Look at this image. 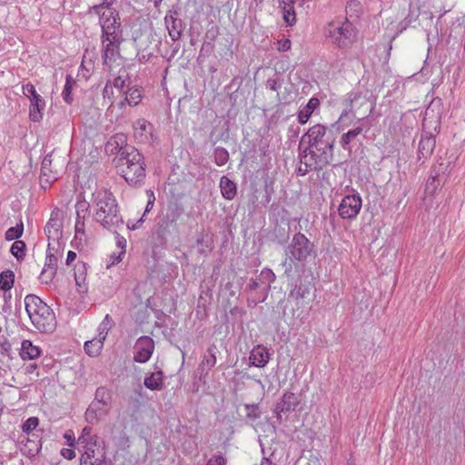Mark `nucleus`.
<instances>
[{
    "label": "nucleus",
    "instance_id": "32",
    "mask_svg": "<svg viewBox=\"0 0 465 465\" xmlns=\"http://www.w3.org/2000/svg\"><path fill=\"white\" fill-rule=\"evenodd\" d=\"M15 283V273L11 270L4 271L0 273V289L3 291H11Z\"/></svg>",
    "mask_w": 465,
    "mask_h": 465
},
{
    "label": "nucleus",
    "instance_id": "38",
    "mask_svg": "<svg viewBox=\"0 0 465 465\" xmlns=\"http://www.w3.org/2000/svg\"><path fill=\"white\" fill-rule=\"evenodd\" d=\"M25 243L23 241H15L11 246V253L19 261L24 259L25 252Z\"/></svg>",
    "mask_w": 465,
    "mask_h": 465
},
{
    "label": "nucleus",
    "instance_id": "51",
    "mask_svg": "<svg viewBox=\"0 0 465 465\" xmlns=\"http://www.w3.org/2000/svg\"><path fill=\"white\" fill-rule=\"evenodd\" d=\"M113 142L116 144V147L122 149V145L125 143V137L124 135H116L109 142V144H113Z\"/></svg>",
    "mask_w": 465,
    "mask_h": 465
},
{
    "label": "nucleus",
    "instance_id": "34",
    "mask_svg": "<svg viewBox=\"0 0 465 465\" xmlns=\"http://www.w3.org/2000/svg\"><path fill=\"white\" fill-rule=\"evenodd\" d=\"M282 11V17L287 25H292L296 23V14L292 5H279Z\"/></svg>",
    "mask_w": 465,
    "mask_h": 465
},
{
    "label": "nucleus",
    "instance_id": "59",
    "mask_svg": "<svg viewBox=\"0 0 465 465\" xmlns=\"http://www.w3.org/2000/svg\"><path fill=\"white\" fill-rule=\"evenodd\" d=\"M440 104H441V100L440 99H434L430 103V106L427 108L426 114H429V111L430 110L431 107H433V106H440Z\"/></svg>",
    "mask_w": 465,
    "mask_h": 465
},
{
    "label": "nucleus",
    "instance_id": "3",
    "mask_svg": "<svg viewBox=\"0 0 465 465\" xmlns=\"http://www.w3.org/2000/svg\"><path fill=\"white\" fill-rule=\"evenodd\" d=\"M27 315L34 327L40 332H52L56 326L53 310L38 296L28 294L25 298Z\"/></svg>",
    "mask_w": 465,
    "mask_h": 465
},
{
    "label": "nucleus",
    "instance_id": "45",
    "mask_svg": "<svg viewBox=\"0 0 465 465\" xmlns=\"http://www.w3.org/2000/svg\"><path fill=\"white\" fill-rule=\"evenodd\" d=\"M38 423L39 420L36 417L28 418L23 424V431L25 433H30L38 426Z\"/></svg>",
    "mask_w": 465,
    "mask_h": 465
},
{
    "label": "nucleus",
    "instance_id": "15",
    "mask_svg": "<svg viewBox=\"0 0 465 465\" xmlns=\"http://www.w3.org/2000/svg\"><path fill=\"white\" fill-rule=\"evenodd\" d=\"M102 40L123 41L121 24L116 16L104 19L102 25Z\"/></svg>",
    "mask_w": 465,
    "mask_h": 465
},
{
    "label": "nucleus",
    "instance_id": "9",
    "mask_svg": "<svg viewBox=\"0 0 465 465\" xmlns=\"http://www.w3.org/2000/svg\"><path fill=\"white\" fill-rule=\"evenodd\" d=\"M23 94L30 100V118L34 122H37L42 118L43 111L45 108V102L40 94H37L35 86L31 83L24 84L22 87Z\"/></svg>",
    "mask_w": 465,
    "mask_h": 465
},
{
    "label": "nucleus",
    "instance_id": "25",
    "mask_svg": "<svg viewBox=\"0 0 465 465\" xmlns=\"http://www.w3.org/2000/svg\"><path fill=\"white\" fill-rule=\"evenodd\" d=\"M54 245L55 244H53L52 242L48 243L46 258L44 267L56 272L58 259L62 255L59 252V245H57L56 247Z\"/></svg>",
    "mask_w": 465,
    "mask_h": 465
},
{
    "label": "nucleus",
    "instance_id": "39",
    "mask_svg": "<svg viewBox=\"0 0 465 465\" xmlns=\"http://www.w3.org/2000/svg\"><path fill=\"white\" fill-rule=\"evenodd\" d=\"M86 268L84 262H78L75 266L74 279L78 286H81L85 282Z\"/></svg>",
    "mask_w": 465,
    "mask_h": 465
},
{
    "label": "nucleus",
    "instance_id": "61",
    "mask_svg": "<svg viewBox=\"0 0 465 465\" xmlns=\"http://www.w3.org/2000/svg\"><path fill=\"white\" fill-rule=\"evenodd\" d=\"M3 299H4L5 303H8L11 301V299H12L11 291H4Z\"/></svg>",
    "mask_w": 465,
    "mask_h": 465
},
{
    "label": "nucleus",
    "instance_id": "40",
    "mask_svg": "<svg viewBox=\"0 0 465 465\" xmlns=\"http://www.w3.org/2000/svg\"><path fill=\"white\" fill-rule=\"evenodd\" d=\"M23 233V225H17L15 227H11L5 232V239L7 241H18L17 239Z\"/></svg>",
    "mask_w": 465,
    "mask_h": 465
},
{
    "label": "nucleus",
    "instance_id": "50",
    "mask_svg": "<svg viewBox=\"0 0 465 465\" xmlns=\"http://www.w3.org/2000/svg\"><path fill=\"white\" fill-rule=\"evenodd\" d=\"M113 94V85L110 81H108L103 90V97L104 99H111V95Z\"/></svg>",
    "mask_w": 465,
    "mask_h": 465
},
{
    "label": "nucleus",
    "instance_id": "21",
    "mask_svg": "<svg viewBox=\"0 0 465 465\" xmlns=\"http://www.w3.org/2000/svg\"><path fill=\"white\" fill-rule=\"evenodd\" d=\"M271 354L268 349L262 345L255 346L250 352V365L263 368L269 362Z\"/></svg>",
    "mask_w": 465,
    "mask_h": 465
},
{
    "label": "nucleus",
    "instance_id": "44",
    "mask_svg": "<svg viewBox=\"0 0 465 465\" xmlns=\"http://www.w3.org/2000/svg\"><path fill=\"white\" fill-rule=\"evenodd\" d=\"M92 433V428L91 427H84L82 430V434L78 438V443L79 444H84L89 445L93 442V436Z\"/></svg>",
    "mask_w": 465,
    "mask_h": 465
},
{
    "label": "nucleus",
    "instance_id": "30",
    "mask_svg": "<svg viewBox=\"0 0 465 465\" xmlns=\"http://www.w3.org/2000/svg\"><path fill=\"white\" fill-rule=\"evenodd\" d=\"M144 386L151 391L160 390L163 386V372H153L149 377L144 379Z\"/></svg>",
    "mask_w": 465,
    "mask_h": 465
},
{
    "label": "nucleus",
    "instance_id": "33",
    "mask_svg": "<svg viewBox=\"0 0 465 465\" xmlns=\"http://www.w3.org/2000/svg\"><path fill=\"white\" fill-rule=\"evenodd\" d=\"M74 84V79L70 74H67L65 77V84L62 92V97L64 101L68 104H70L73 102L72 89Z\"/></svg>",
    "mask_w": 465,
    "mask_h": 465
},
{
    "label": "nucleus",
    "instance_id": "24",
    "mask_svg": "<svg viewBox=\"0 0 465 465\" xmlns=\"http://www.w3.org/2000/svg\"><path fill=\"white\" fill-rule=\"evenodd\" d=\"M20 357L24 361H30L38 358L41 354V350L38 346L33 344L29 340H24L21 343Z\"/></svg>",
    "mask_w": 465,
    "mask_h": 465
},
{
    "label": "nucleus",
    "instance_id": "60",
    "mask_svg": "<svg viewBox=\"0 0 465 465\" xmlns=\"http://www.w3.org/2000/svg\"><path fill=\"white\" fill-rule=\"evenodd\" d=\"M151 197H152V199L150 198V199L148 200L147 204H146V208H145V212H144V213H147V212H149V211L153 208V203H154V196H153V193L151 194Z\"/></svg>",
    "mask_w": 465,
    "mask_h": 465
},
{
    "label": "nucleus",
    "instance_id": "29",
    "mask_svg": "<svg viewBox=\"0 0 465 465\" xmlns=\"http://www.w3.org/2000/svg\"><path fill=\"white\" fill-rule=\"evenodd\" d=\"M105 340H102L100 337L94 338L84 342V351L91 357L98 356L104 347Z\"/></svg>",
    "mask_w": 465,
    "mask_h": 465
},
{
    "label": "nucleus",
    "instance_id": "63",
    "mask_svg": "<svg viewBox=\"0 0 465 465\" xmlns=\"http://www.w3.org/2000/svg\"><path fill=\"white\" fill-rule=\"evenodd\" d=\"M126 104H128L124 98V100H121L120 102H118L116 105L120 110H123Z\"/></svg>",
    "mask_w": 465,
    "mask_h": 465
},
{
    "label": "nucleus",
    "instance_id": "14",
    "mask_svg": "<svg viewBox=\"0 0 465 465\" xmlns=\"http://www.w3.org/2000/svg\"><path fill=\"white\" fill-rule=\"evenodd\" d=\"M154 342L153 340L148 336L140 337L134 345V360L139 363L148 361L153 352Z\"/></svg>",
    "mask_w": 465,
    "mask_h": 465
},
{
    "label": "nucleus",
    "instance_id": "28",
    "mask_svg": "<svg viewBox=\"0 0 465 465\" xmlns=\"http://www.w3.org/2000/svg\"><path fill=\"white\" fill-rule=\"evenodd\" d=\"M218 352L217 346L215 344H211L206 353L203 356L200 367L203 369L210 370L216 364V354Z\"/></svg>",
    "mask_w": 465,
    "mask_h": 465
},
{
    "label": "nucleus",
    "instance_id": "4",
    "mask_svg": "<svg viewBox=\"0 0 465 465\" xmlns=\"http://www.w3.org/2000/svg\"><path fill=\"white\" fill-rule=\"evenodd\" d=\"M313 254L314 246L311 241L303 233L296 232L284 250L285 257L282 266L285 274H290L292 272L296 262L304 263Z\"/></svg>",
    "mask_w": 465,
    "mask_h": 465
},
{
    "label": "nucleus",
    "instance_id": "18",
    "mask_svg": "<svg viewBox=\"0 0 465 465\" xmlns=\"http://www.w3.org/2000/svg\"><path fill=\"white\" fill-rule=\"evenodd\" d=\"M177 11L170 10L164 17L166 29L173 41L179 40L182 35V21L177 18Z\"/></svg>",
    "mask_w": 465,
    "mask_h": 465
},
{
    "label": "nucleus",
    "instance_id": "16",
    "mask_svg": "<svg viewBox=\"0 0 465 465\" xmlns=\"http://www.w3.org/2000/svg\"><path fill=\"white\" fill-rule=\"evenodd\" d=\"M369 127H365L364 124L361 122L352 129L343 133L340 138V144L341 148L351 153L352 146L356 144L357 142H359L360 135L363 132L367 133Z\"/></svg>",
    "mask_w": 465,
    "mask_h": 465
},
{
    "label": "nucleus",
    "instance_id": "23",
    "mask_svg": "<svg viewBox=\"0 0 465 465\" xmlns=\"http://www.w3.org/2000/svg\"><path fill=\"white\" fill-rule=\"evenodd\" d=\"M51 155H46L43 159L41 165V183H50L58 178L59 172L53 170Z\"/></svg>",
    "mask_w": 465,
    "mask_h": 465
},
{
    "label": "nucleus",
    "instance_id": "6",
    "mask_svg": "<svg viewBox=\"0 0 465 465\" xmlns=\"http://www.w3.org/2000/svg\"><path fill=\"white\" fill-rule=\"evenodd\" d=\"M343 110L339 117L338 123H341L350 114L357 118V124L363 123L364 118L372 113L375 107V101L371 99L369 92H351L343 101Z\"/></svg>",
    "mask_w": 465,
    "mask_h": 465
},
{
    "label": "nucleus",
    "instance_id": "49",
    "mask_svg": "<svg viewBox=\"0 0 465 465\" xmlns=\"http://www.w3.org/2000/svg\"><path fill=\"white\" fill-rule=\"evenodd\" d=\"M218 35H219V27L218 26H213L210 29H208L206 32V37L212 41H214L216 39V37L218 36Z\"/></svg>",
    "mask_w": 465,
    "mask_h": 465
},
{
    "label": "nucleus",
    "instance_id": "56",
    "mask_svg": "<svg viewBox=\"0 0 465 465\" xmlns=\"http://www.w3.org/2000/svg\"><path fill=\"white\" fill-rule=\"evenodd\" d=\"M76 259V253L73 251H69L67 252V256H66V264H71V262H73L74 260Z\"/></svg>",
    "mask_w": 465,
    "mask_h": 465
},
{
    "label": "nucleus",
    "instance_id": "36",
    "mask_svg": "<svg viewBox=\"0 0 465 465\" xmlns=\"http://www.w3.org/2000/svg\"><path fill=\"white\" fill-rule=\"evenodd\" d=\"M112 325L113 320L108 314H106L98 327V337L102 340H105L108 331L111 329Z\"/></svg>",
    "mask_w": 465,
    "mask_h": 465
},
{
    "label": "nucleus",
    "instance_id": "54",
    "mask_svg": "<svg viewBox=\"0 0 465 465\" xmlns=\"http://www.w3.org/2000/svg\"><path fill=\"white\" fill-rule=\"evenodd\" d=\"M260 282H261L260 279L259 280L258 279H251L250 282L247 285V288L250 291H254L260 287Z\"/></svg>",
    "mask_w": 465,
    "mask_h": 465
},
{
    "label": "nucleus",
    "instance_id": "42",
    "mask_svg": "<svg viewBox=\"0 0 465 465\" xmlns=\"http://www.w3.org/2000/svg\"><path fill=\"white\" fill-rule=\"evenodd\" d=\"M246 417L250 420H255L260 418L259 406L257 404H246Z\"/></svg>",
    "mask_w": 465,
    "mask_h": 465
},
{
    "label": "nucleus",
    "instance_id": "10",
    "mask_svg": "<svg viewBox=\"0 0 465 465\" xmlns=\"http://www.w3.org/2000/svg\"><path fill=\"white\" fill-rule=\"evenodd\" d=\"M312 290H314V284L312 278L307 276L300 279L299 282L290 292L289 300L292 301L298 309L302 308L306 303Z\"/></svg>",
    "mask_w": 465,
    "mask_h": 465
},
{
    "label": "nucleus",
    "instance_id": "12",
    "mask_svg": "<svg viewBox=\"0 0 465 465\" xmlns=\"http://www.w3.org/2000/svg\"><path fill=\"white\" fill-rule=\"evenodd\" d=\"M362 205L360 194L346 195L338 207V213L342 219H354L359 214Z\"/></svg>",
    "mask_w": 465,
    "mask_h": 465
},
{
    "label": "nucleus",
    "instance_id": "48",
    "mask_svg": "<svg viewBox=\"0 0 465 465\" xmlns=\"http://www.w3.org/2000/svg\"><path fill=\"white\" fill-rule=\"evenodd\" d=\"M113 88L115 87L117 89H123L125 85V76L120 74L117 77L114 79V82L112 84Z\"/></svg>",
    "mask_w": 465,
    "mask_h": 465
},
{
    "label": "nucleus",
    "instance_id": "31",
    "mask_svg": "<svg viewBox=\"0 0 465 465\" xmlns=\"http://www.w3.org/2000/svg\"><path fill=\"white\" fill-rule=\"evenodd\" d=\"M142 90L137 86L128 88L125 92V100L130 106H136L142 100Z\"/></svg>",
    "mask_w": 465,
    "mask_h": 465
},
{
    "label": "nucleus",
    "instance_id": "8",
    "mask_svg": "<svg viewBox=\"0 0 465 465\" xmlns=\"http://www.w3.org/2000/svg\"><path fill=\"white\" fill-rule=\"evenodd\" d=\"M325 35L334 45L346 47L351 45L355 39V31L351 23L331 22L325 28Z\"/></svg>",
    "mask_w": 465,
    "mask_h": 465
},
{
    "label": "nucleus",
    "instance_id": "37",
    "mask_svg": "<svg viewBox=\"0 0 465 465\" xmlns=\"http://www.w3.org/2000/svg\"><path fill=\"white\" fill-rule=\"evenodd\" d=\"M275 278H276L275 274L271 269L264 268L261 271L260 281L262 283H266V286H265L266 291H269V289L271 287V283H272L275 281Z\"/></svg>",
    "mask_w": 465,
    "mask_h": 465
},
{
    "label": "nucleus",
    "instance_id": "57",
    "mask_svg": "<svg viewBox=\"0 0 465 465\" xmlns=\"http://www.w3.org/2000/svg\"><path fill=\"white\" fill-rule=\"evenodd\" d=\"M104 463V460L103 457L101 458H94L89 460L88 464L90 465H103Z\"/></svg>",
    "mask_w": 465,
    "mask_h": 465
},
{
    "label": "nucleus",
    "instance_id": "13",
    "mask_svg": "<svg viewBox=\"0 0 465 465\" xmlns=\"http://www.w3.org/2000/svg\"><path fill=\"white\" fill-rule=\"evenodd\" d=\"M301 403L300 396L287 391L284 392L281 400L276 403L273 412L279 422L282 421V413L294 411Z\"/></svg>",
    "mask_w": 465,
    "mask_h": 465
},
{
    "label": "nucleus",
    "instance_id": "17",
    "mask_svg": "<svg viewBox=\"0 0 465 465\" xmlns=\"http://www.w3.org/2000/svg\"><path fill=\"white\" fill-rule=\"evenodd\" d=\"M123 41L102 40V58L105 65L111 66L120 57V45Z\"/></svg>",
    "mask_w": 465,
    "mask_h": 465
},
{
    "label": "nucleus",
    "instance_id": "64",
    "mask_svg": "<svg viewBox=\"0 0 465 465\" xmlns=\"http://www.w3.org/2000/svg\"><path fill=\"white\" fill-rule=\"evenodd\" d=\"M181 214V211H179L178 209L176 210V213L175 215H173V219H172V222H175L176 219L179 217V215Z\"/></svg>",
    "mask_w": 465,
    "mask_h": 465
},
{
    "label": "nucleus",
    "instance_id": "22",
    "mask_svg": "<svg viewBox=\"0 0 465 465\" xmlns=\"http://www.w3.org/2000/svg\"><path fill=\"white\" fill-rule=\"evenodd\" d=\"M436 145L435 137L430 133H423L420 136L419 143V154L420 157L428 158L433 153Z\"/></svg>",
    "mask_w": 465,
    "mask_h": 465
},
{
    "label": "nucleus",
    "instance_id": "47",
    "mask_svg": "<svg viewBox=\"0 0 465 465\" xmlns=\"http://www.w3.org/2000/svg\"><path fill=\"white\" fill-rule=\"evenodd\" d=\"M225 460L223 456H213L206 463V465H225Z\"/></svg>",
    "mask_w": 465,
    "mask_h": 465
},
{
    "label": "nucleus",
    "instance_id": "11",
    "mask_svg": "<svg viewBox=\"0 0 465 465\" xmlns=\"http://www.w3.org/2000/svg\"><path fill=\"white\" fill-rule=\"evenodd\" d=\"M62 228L63 212L56 208L52 211L50 218L45 227V232L49 242L60 245L58 240L62 236Z\"/></svg>",
    "mask_w": 465,
    "mask_h": 465
},
{
    "label": "nucleus",
    "instance_id": "35",
    "mask_svg": "<svg viewBox=\"0 0 465 465\" xmlns=\"http://www.w3.org/2000/svg\"><path fill=\"white\" fill-rule=\"evenodd\" d=\"M214 163L218 166H223L229 160V153L223 147H216L213 153Z\"/></svg>",
    "mask_w": 465,
    "mask_h": 465
},
{
    "label": "nucleus",
    "instance_id": "26",
    "mask_svg": "<svg viewBox=\"0 0 465 465\" xmlns=\"http://www.w3.org/2000/svg\"><path fill=\"white\" fill-rule=\"evenodd\" d=\"M320 102L317 98H311L306 105L301 108L298 114V121L301 124L308 122L314 110L319 106Z\"/></svg>",
    "mask_w": 465,
    "mask_h": 465
},
{
    "label": "nucleus",
    "instance_id": "19",
    "mask_svg": "<svg viewBox=\"0 0 465 465\" xmlns=\"http://www.w3.org/2000/svg\"><path fill=\"white\" fill-rule=\"evenodd\" d=\"M134 134L140 143H149L153 129V124L147 120L141 118L134 123Z\"/></svg>",
    "mask_w": 465,
    "mask_h": 465
},
{
    "label": "nucleus",
    "instance_id": "7",
    "mask_svg": "<svg viewBox=\"0 0 465 465\" xmlns=\"http://www.w3.org/2000/svg\"><path fill=\"white\" fill-rule=\"evenodd\" d=\"M112 404V392L106 387H98L94 399L85 411V419L91 424H96L110 411Z\"/></svg>",
    "mask_w": 465,
    "mask_h": 465
},
{
    "label": "nucleus",
    "instance_id": "43",
    "mask_svg": "<svg viewBox=\"0 0 465 465\" xmlns=\"http://www.w3.org/2000/svg\"><path fill=\"white\" fill-rule=\"evenodd\" d=\"M56 274V272L55 271H53V270H50V269H47V268H43L40 275H39V280L42 283L44 284H49L52 282L54 277L55 276Z\"/></svg>",
    "mask_w": 465,
    "mask_h": 465
},
{
    "label": "nucleus",
    "instance_id": "5",
    "mask_svg": "<svg viewBox=\"0 0 465 465\" xmlns=\"http://www.w3.org/2000/svg\"><path fill=\"white\" fill-rule=\"evenodd\" d=\"M143 157L133 146H125L119 159L122 176L130 185H137L145 178Z\"/></svg>",
    "mask_w": 465,
    "mask_h": 465
},
{
    "label": "nucleus",
    "instance_id": "53",
    "mask_svg": "<svg viewBox=\"0 0 465 465\" xmlns=\"http://www.w3.org/2000/svg\"><path fill=\"white\" fill-rule=\"evenodd\" d=\"M266 87L272 91H276L279 88L278 81L276 79H268Z\"/></svg>",
    "mask_w": 465,
    "mask_h": 465
},
{
    "label": "nucleus",
    "instance_id": "2",
    "mask_svg": "<svg viewBox=\"0 0 465 465\" xmlns=\"http://www.w3.org/2000/svg\"><path fill=\"white\" fill-rule=\"evenodd\" d=\"M94 220L103 228L116 232L124 226L120 206L115 196L107 189H98L93 193L92 205Z\"/></svg>",
    "mask_w": 465,
    "mask_h": 465
},
{
    "label": "nucleus",
    "instance_id": "52",
    "mask_svg": "<svg viewBox=\"0 0 465 465\" xmlns=\"http://www.w3.org/2000/svg\"><path fill=\"white\" fill-rule=\"evenodd\" d=\"M61 455L66 460H73L75 457V452L72 449H63Z\"/></svg>",
    "mask_w": 465,
    "mask_h": 465
},
{
    "label": "nucleus",
    "instance_id": "41",
    "mask_svg": "<svg viewBox=\"0 0 465 465\" xmlns=\"http://www.w3.org/2000/svg\"><path fill=\"white\" fill-rule=\"evenodd\" d=\"M95 442H92L89 445H85L84 453L82 455L80 460L82 461V465H87L89 460L94 458V449Z\"/></svg>",
    "mask_w": 465,
    "mask_h": 465
},
{
    "label": "nucleus",
    "instance_id": "27",
    "mask_svg": "<svg viewBox=\"0 0 465 465\" xmlns=\"http://www.w3.org/2000/svg\"><path fill=\"white\" fill-rule=\"evenodd\" d=\"M220 189L223 197L226 200H232L236 195V184L227 176L221 178Z\"/></svg>",
    "mask_w": 465,
    "mask_h": 465
},
{
    "label": "nucleus",
    "instance_id": "20",
    "mask_svg": "<svg viewBox=\"0 0 465 465\" xmlns=\"http://www.w3.org/2000/svg\"><path fill=\"white\" fill-rule=\"evenodd\" d=\"M89 204L86 202H78L75 204L76 218H75V237L81 239L84 235V220L89 216L88 212Z\"/></svg>",
    "mask_w": 465,
    "mask_h": 465
},
{
    "label": "nucleus",
    "instance_id": "1",
    "mask_svg": "<svg viewBox=\"0 0 465 465\" xmlns=\"http://www.w3.org/2000/svg\"><path fill=\"white\" fill-rule=\"evenodd\" d=\"M307 147L300 153L299 175L325 168L333 159L335 137L327 126L317 124L310 127L302 136L301 145Z\"/></svg>",
    "mask_w": 465,
    "mask_h": 465
},
{
    "label": "nucleus",
    "instance_id": "62",
    "mask_svg": "<svg viewBox=\"0 0 465 465\" xmlns=\"http://www.w3.org/2000/svg\"><path fill=\"white\" fill-rule=\"evenodd\" d=\"M114 0H103L102 6L109 8L113 4Z\"/></svg>",
    "mask_w": 465,
    "mask_h": 465
},
{
    "label": "nucleus",
    "instance_id": "46",
    "mask_svg": "<svg viewBox=\"0 0 465 465\" xmlns=\"http://www.w3.org/2000/svg\"><path fill=\"white\" fill-rule=\"evenodd\" d=\"M124 254H125V250H121L118 253H115V252L112 253L109 257L106 267L110 268L111 266L119 263L123 260V257L124 256Z\"/></svg>",
    "mask_w": 465,
    "mask_h": 465
},
{
    "label": "nucleus",
    "instance_id": "55",
    "mask_svg": "<svg viewBox=\"0 0 465 465\" xmlns=\"http://www.w3.org/2000/svg\"><path fill=\"white\" fill-rule=\"evenodd\" d=\"M291 48V41L286 39L282 42H280V47H279V50L281 51H287Z\"/></svg>",
    "mask_w": 465,
    "mask_h": 465
},
{
    "label": "nucleus",
    "instance_id": "58",
    "mask_svg": "<svg viewBox=\"0 0 465 465\" xmlns=\"http://www.w3.org/2000/svg\"><path fill=\"white\" fill-rule=\"evenodd\" d=\"M37 368V365L35 363H30L25 368V373L31 374L33 373Z\"/></svg>",
    "mask_w": 465,
    "mask_h": 465
}]
</instances>
